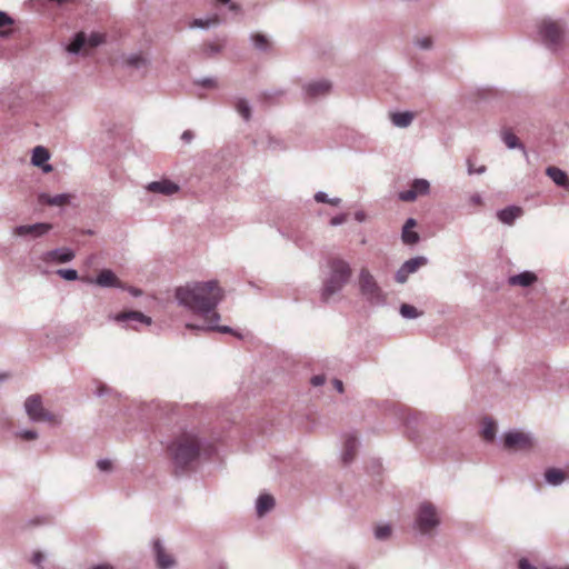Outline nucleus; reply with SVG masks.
Instances as JSON below:
<instances>
[{
	"mask_svg": "<svg viewBox=\"0 0 569 569\" xmlns=\"http://www.w3.org/2000/svg\"><path fill=\"white\" fill-rule=\"evenodd\" d=\"M545 480L553 487L562 485L566 480V472L561 469L549 468L545 472Z\"/></svg>",
	"mask_w": 569,
	"mask_h": 569,
	"instance_id": "28",
	"label": "nucleus"
},
{
	"mask_svg": "<svg viewBox=\"0 0 569 569\" xmlns=\"http://www.w3.org/2000/svg\"><path fill=\"white\" fill-rule=\"evenodd\" d=\"M333 387H335V389H336L338 392H340V393H342V392H343V383H342V381H341V380H339V379H335V380H333Z\"/></svg>",
	"mask_w": 569,
	"mask_h": 569,
	"instance_id": "58",
	"label": "nucleus"
},
{
	"mask_svg": "<svg viewBox=\"0 0 569 569\" xmlns=\"http://www.w3.org/2000/svg\"><path fill=\"white\" fill-rule=\"evenodd\" d=\"M263 143L264 147L271 151H281L287 149L286 143L280 138L273 136H267Z\"/></svg>",
	"mask_w": 569,
	"mask_h": 569,
	"instance_id": "35",
	"label": "nucleus"
},
{
	"mask_svg": "<svg viewBox=\"0 0 569 569\" xmlns=\"http://www.w3.org/2000/svg\"><path fill=\"white\" fill-rule=\"evenodd\" d=\"M430 191L431 186L427 179L416 178L410 183V188L408 190L399 192L398 198L403 202H413L418 197L428 196Z\"/></svg>",
	"mask_w": 569,
	"mask_h": 569,
	"instance_id": "10",
	"label": "nucleus"
},
{
	"mask_svg": "<svg viewBox=\"0 0 569 569\" xmlns=\"http://www.w3.org/2000/svg\"><path fill=\"white\" fill-rule=\"evenodd\" d=\"M347 569H358V567L353 563H349Z\"/></svg>",
	"mask_w": 569,
	"mask_h": 569,
	"instance_id": "64",
	"label": "nucleus"
},
{
	"mask_svg": "<svg viewBox=\"0 0 569 569\" xmlns=\"http://www.w3.org/2000/svg\"><path fill=\"white\" fill-rule=\"evenodd\" d=\"M88 282L96 283L100 288L126 289L121 280L110 269H102L94 279H89Z\"/></svg>",
	"mask_w": 569,
	"mask_h": 569,
	"instance_id": "16",
	"label": "nucleus"
},
{
	"mask_svg": "<svg viewBox=\"0 0 569 569\" xmlns=\"http://www.w3.org/2000/svg\"><path fill=\"white\" fill-rule=\"evenodd\" d=\"M23 408L31 422H51L54 419V416L43 407L40 395L29 396Z\"/></svg>",
	"mask_w": 569,
	"mask_h": 569,
	"instance_id": "7",
	"label": "nucleus"
},
{
	"mask_svg": "<svg viewBox=\"0 0 569 569\" xmlns=\"http://www.w3.org/2000/svg\"><path fill=\"white\" fill-rule=\"evenodd\" d=\"M420 419H422V415L420 413L410 415L407 417L406 423L410 428L411 425L418 423Z\"/></svg>",
	"mask_w": 569,
	"mask_h": 569,
	"instance_id": "51",
	"label": "nucleus"
},
{
	"mask_svg": "<svg viewBox=\"0 0 569 569\" xmlns=\"http://www.w3.org/2000/svg\"><path fill=\"white\" fill-rule=\"evenodd\" d=\"M401 238H402L403 243L409 244V246H413V244L418 243L420 240L418 232L413 231L412 229H408V230L402 229Z\"/></svg>",
	"mask_w": 569,
	"mask_h": 569,
	"instance_id": "39",
	"label": "nucleus"
},
{
	"mask_svg": "<svg viewBox=\"0 0 569 569\" xmlns=\"http://www.w3.org/2000/svg\"><path fill=\"white\" fill-rule=\"evenodd\" d=\"M233 107L244 121H249L251 119V106L247 99L236 98Z\"/></svg>",
	"mask_w": 569,
	"mask_h": 569,
	"instance_id": "30",
	"label": "nucleus"
},
{
	"mask_svg": "<svg viewBox=\"0 0 569 569\" xmlns=\"http://www.w3.org/2000/svg\"><path fill=\"white\" fill-rule=\"evenodd\" d=\"M356 219L358 221H363L365 220V213L362 211H359L356 213Z\"/></svg>",
	"mask_w": 569,
	"mask_h": 569,
	"instance_id": "62",
	"label": "nucleus"
},
{
	"mask_svg": "<svg viewBox=\"0 0 569 569\" xmlns=\"http://www.w3.org/2000/svg\"><path fill=\"white\" fill-rule=\"evenodd\" d=\"M416 226H417V221L413 218H409L406 220L402 229L408 230V229L415 228Z\"/></svg>",
	"mask_w": 569,
	"mask_h": 569,
	"instance_id": "57",
	"label": "nucleus"
},
{
	"mask_svg": "<svg viewBox=\"0 0 569 569\" xmlns=\"http://www.w3.org/2000/svg\"><path fill=\"white\" fill-rule=\"evenodd\" d=\"M358 445V438L353 432L347 433L345 436L342 449V461L345 465H349L353 460Z\"/></svg>",
	"mask_w": 569,
	"mask_h": 569,
	"instance_id": "21",
	"label": "nucleus"
},
{
	"mask_svg": "<svg viewBox=\"0 0 569 569\" xmlns=\"http://www.w3.org/2000/svg\"><path fill=\"white\" fill-rule=\"evenodd\" d=\"M352 269L350 263L342 258H332L328 262V273L322 281L320 299L329 303L332 298L339 295L345 286L350 281Z\"/></svg>",
	"mask_w": 569,
	"mask_h": 569,
	"instance_id": "3",
	"label": "nucleus"
},
{
	"mask_svg": "<svg viewBox=\"0 0 569 569\" xmlns=\"http://www.w3.org/2000/svg\"><path fill=\"white\" fill-rule=\"evenodd\" d=\"M201 441L193 433H182L168 446L167 451L176 475H181L193 468L199 459Z\"/></svg>",
	"mask_w": 569,
	"mask_h": 569,
	"instance_id": "2",
	"label": "nucleus"
},
{
	"mask_svg": "<svg viewBox=\"0 0 569 569\" xmlns=\"http://www.w3.org/2000/svg\"><path fill=\"white\" fill-rule=\"evenodd\" d=\"M103 42V36L92 32L89 37L83 31L76 33L71 42L67 46V51L71 54H78L86 47L96 48Z\"/></svg>",
	"mask_w": 569,
	"mask_h": 569,
	"instance_id": "8",
	"label": "nucleus"
},
{
	"mask_svg": "<svg viewBox=\"0 0 569 569\" xmlns=\"http://www.w3.org/2000/svg\"><path fill=\"white\" fill-rule=\"evenodd\" d=\"M13 23V20L3 11H0V29L4 26H10ZM0 34H4V32L0 31Z\"/></svg>",
	"mask_w": 569,
	"mask_h": 569,
	"instance_id": "47",
	"label": "nucleus"
},
{
	"mask_svg": "<svg viewBox=\"0 0 569 569\" xmlns=\"http://www.w3.org/2000/svg\"><path fill=\"white\" fill-rule=\"evenodd\" d=\"M282 236L288 240L292 241L300 249L308 248L310 243L308 238L299 231L282 232Z\"/></svg>",
	"mask_w": 569,
	"mask_h": 569,
	"instance_id": "31",
	"label": "nucleus"
},
{
	"mask_svg": "<svg viewBox=\"0 0 569 569\" xmlns=\"http://www.w3.org/2000/svg\"><path fill=\"white\" fill-rule=\"evenodd\" d=\"M152 552L157 569H172L176 566V559L166 550L160 539L152 541Z\"/></svg>",
	"mask_w": 569,
	"mask_h": 569,
	"instance_id": "13",
	"label": "nucleus"
},
{
	"mask_svg": "<svg viewBox=\"0 0 569 569\" xmlns=\"http://www.w3.org/2000/svg\"><path fill=\"white\" fill-rule=\"evenodd\" d=\"M427 263L428 259L423 256H418L405 261L396 271L395 280L398 283H405L410 274L417 272L419 268L426 266Z\"/></svg>",
	"mask_w": 569,
	"mask_h": 569,
	"instance_id": "11",
	"label": "nucleus"
},
{
	"mask_svg": "<svg viewBox=\"0 0 569 569\" xmlns=\"http://www.w3.org/2000/svg\"><path fill=\"white\" fill-rule=\"evenodd\" d=\"M546 174L558 186L565 189H569V177L568 174L557 168V167H548L546 169Z\"/></svg>",
	"mask_w": 569,
	"mask_h": 569,
	"instance_id": "25",
	"label": "nucleus"
},
{
	"mask_svg": "<svg viewBox=\"0 0 569 569\" xmlns=\"http://www.w3.org/2000/svg\"><path fill=\"white\" fill-rule=\"evenodd\" d=\"M347 218L348 216L346 213L335 216L333 218H331L330 224L333 227L340 226L347 221Z\"/></svg>",
	"mask_w": 569,
	"mask_h": 569,
	"instance_id": "49",
	"label": "nucleus"
},
{
	"mask_svg": "<svg viewBox=\"0 0 569 569\" xmlns=\"http://www.w3.org/2000/svg\"><path fill=\"white\" fill-rule=\"evenodd\" d=\"M501 139L509 149H521L525 151V146L510 130H503L501 132Z\"/></svg>",
	"mask_w": 569,
	"mask_h": 569,
	"instance_id": "33",
	"label": "nucleus"
},
{
	"mask_svg": "<svg viewBox=\"0 0 569 569\" xmlns=\"http://www.w3.org/2000/svg\"><path fill=\"white\" fill-rule=\"evenodd\" d=\"M373 533L377 540L383 541L391 537L392 528L388 523L378 525L376 526Z\"/></svg>",
	"mask_w": 569,
	"mask_h": 569,
	"instance_id": "36",
	"label": "nucleus"
},
{
	"mask_svg": "<svg viewBox=\"0 0 569 569\" xmlns=\"http://www.w3.org/2000/svg\"><path fill=\"white\" fill-rule=\"evenodd\" d=\"M109 319L122 325L123 328L138 329V325L150 326L152 319L144 313L136 310L122 311L109 316Z\"/></svg>",
	"mask_w": 569,
	"mask_h": 569,
	"instance_id": "9",
	"label": "nucleus"
},
{
	"mask_svg": "<svg viewBox=\"0 0 569 569\" xmlns=\"http://www.w3.org/2000/svg\"><path fill=\"white\" fill-rule=\"evenodd\" d=\"M122 63L127 69L138 71L146 76L150 67V60L142 53H130L122 58Z\"/></svg>",
	"mask_w": 569,
	"mask_h": 569,
	"instance_id": "17",
	"label": "nucleus"
},
{
	"mask_svg": "<svg viewBox=\"0 0 569 569\" xmlns=\"http://www.w3.org/2000/svg\"><path fill=\"white\" fill-rule=\"evenodd\" d=\"M400 315L406 319H416L421 315V312H419L417 308L411 305L402 303L400 306Z\"/></svg>",
	"mask_w": 569,
	"mask_h": 569,
	"instance_id": "38",
	"label": "nucleus"
},
{
	"mask_svg": "<svg viewBox=\"0 0 569 569\" xmlns=\"http://www.w3.org/2000/svg\"><path fill=\"white\" fill-rule=\"evenodd\" d=\"M52 229V224L38 222L33 224H22L13 229V234L19 237H31L33 239L42 237Z\"/></svg>",
	"mask_w": 569,
	"mask_h": 569,
	"instance_id": "15",
	"label": "nucleus"
},
{
	"mask_svg": "<svg viewBox=\"0 0 569 569\" xmlns=\"http://www.w3.org/2000/svg\"><path fill=\"white\" fill-rule=\"evenodd\" d=\"M469 202L472 206H481L483 203V200L480 193H473L470 196Z\"/></svg>",
	"mask_w": 569,
	"mask_h": 569,
	"instance_id": "53",
	"label": "nucleus"
},
{
	"mask_svg": "<svg viewBox=\"0 0 569 569\" xmlns=\"http://www.w3.org/2000/svg\"><path fill=\"white\" fill-rule=\"evenodd\" d=\"M128 291L133 296V297H140L142 295V291L138 288H134V287H130L128 289Z\"/></svg>",
	"mask_w": 569,
	"mask_h": 569,
	"instance_id": "60",
	"label": "nucleus"
},
{
	"mask_svg": "<svg viewBox=\"0 0 569 569\" xmlns=\"http://www.w3.org/2000/svg\"><path fill=\"white\" fill-rule=\"evenodd\" d=\"M315 200L317 202H320V203H328L329 202V197H328V194L325 191H318L315 194Z\"/></svg>",
	"mask_w": 569,
	"mask_h": 569,
	"instance_id": "52",
	"label": "nucleus"
},
{
	"mask_svg": "<svg viewBox=\"0 0 569 569\" xmlns=\"http://www.w3.org/2000/svg\"><path fill=\"white\" fill-rule=\"evenodd\" d=\"M433 41L430 37H420L415 40V46L420 50H430Z\"/></svg>",
	"mask_w": 569,
	"mask_h": 569,
	"instance_id": "41",
	"label": "nucleus"
},
{
	"mask_svg": "<svg viewBox=\"0 0 569 569\" xmlns=\"http://www.w3.org/2000/svg\"><path fill=\"white\" fill-rule=\"evenodd\" d=\"M440 525L441 515L438 507L430 501L420 502L415 512L413 530L423 537L432 538Z\"/></svg>",
	"mask_w": 569,
	"mask_h": 569,
	"instance_id": "4",
	"label": "nucleus"
},
{
	"mask_svg": "<svg viewBox=\"0 0 569 569\" xmlns=\"http://www.w3.org/2000/svg\"><path fill=\"white\" fill-rule=\"evenodd\" d=\"M97 467L100 471L108 472L112 469V462L109 459H100L97 461Z\"/></svg>",
	"mask_w": 569,
	"mask_h": 569,
	"instance_id": "44",
	"label": "nucleus"
},
{
	"mask_svg": "<svg viewBox=\"0 0 569 569\" xmlns=\"http://www.w3.org/2000/svg\"><path fill=\"white\" fill-rule=\"evenodd\" d=\"M57 274L64 280L74 281L78 279V271L74 269H59Z\"/></svg>",
	"mask_w": 569,
	"mask_h": 569,
	"instance_id": "42",
	"label": "nucleus"
},
{
	"mask_svg": "<svg viewBox=\"0 0 569 569\" xmlns=\"http://www.w3.org/2000/svg\"><path fill=\"white\" fill-rule=\"evenodd\" d=\"M567 24L563 20L542 19L538 24V36L541 43L550 51L558 52L565 42Z\"/></svg>",
	"mask_w": 569,
	"mask_h": 569,
	"instance_id": "5",
	"label": "nucleus"
},
{
	"mask_svg": "<svg viewBox=\"0 0 569 569\" xmlns=\"http://www.w3.org/2000/svg\"><path fill=\"white\" fill-rule=\"evenodd\" d=\"M274 507V498L271 495L262 493L257 498L256 511L258 517H263Z\"/></svg>",
	"mask_w": 569,
	"mask_h": 569,
	"instance_id": "26",
	"label": "nucleus"
},
{
	"mask_svg": "<svg viewBox=\"0 0 569 569\" xmlns=\"http://www.w3.org/2000/svg\"><path fill=\"white\" fill-rule=\"evenodd\" d=\"M311 385L315 387H320L326 382L325 375H316L310 380Z\"/></svg>",
	"mask_w": 569,
	"mask_h": 569,
	"instance_id": "50",
	"label": "nucleus"
},
{
	"mask_svg": "<svg viewBox=\"0 0 569 569\" xmlns=\"http://www.w3.org/2000/svg\"><path fill=\"white\" fill-rule=\"evenodd\" d=\"M194 138V133L191 130H184L181 134V140L186 143H190Z\"/></svg>",
	"mask_w": 569,
	"mask_h": 569,
	"instance_id": "55",
	"label": "nucleus"
},
{
	"mask_svg": "<svg viewBox=\"0 0 569 569\" xmlns=\"http://www.w3.org/2000/svg\"><path fill=\"white\" fill-rule=\"evenodd\" d=\"M221 51V47L220 46H217L214 43H208L206 44L204 47V52L208 54V56H214L217 53H219Z\"/></svg>",
	"mask_w": 569,
	"mask_h": 569,
	"instance_id": "48",
	"label": "nucleus"
},
{
	"mask_svg": "<svg viewBox=\"0 0 569 569\" xmlns=\"http://www.w3.org/2000/svg\"><path fill=\"white\" fill-rule=\"evenodd\" d=\"M519 569H537L527 558H521L518 562Z\"/></svg>",
	"mask_w": 569,
	"mask_h": 569,
	"instance_id": "54",
	"label": "nucleus"
},
{
	"mask_svg": "<svg viewBox=\"0 0 569 569\" xmlns=\"http://www.w3.org/2000/svg\"><path fill=\"white\" fill-rule=\"evenodd\" d=\"M106 390H107V388H106V387H101V388H99V389H98V391H97V396H99V397L103 396V395H104V392H106Z\"/></svg>",
	"mask_w": 569,
	"mask_h": 569,
	"instance_id": "63",
	"label": "nucleus"
},
{
	"mask_svg": "<svg viewBox=\"0 0 569 569\" xmlns=\"http://www.w3.org/2000/svg\"><path fill=\"white\" fill-rule=\"evenodd\" d=\"M219 321H213L211 318H208L204 320L203 325H196V323H187L186 328L189 330H199V331H218L221 333H233L232 328L228 326H219Z\"/></svg>",
	"mask_w": 569,
	"mask_h": 569,
	"instance_id": "22",
	"label": "nucleus"
},
{
	"mask_svg": "<svg viewBox=\"0 0 569 569\" xmlns=\"http://www.w3.org/2000/svg\"><path fill=\"white\" fill-rule=\"evenodd\" d=\"M250 40H251L253 47L259 51L266 52L270 48L269 39L263 33H259V32L251 33Z\"/></svg>",
	"mask_w": 569,
	"mask_h": 569,
	"instance_id": "32",
	"label": "nucleus"
},
{
	"mask_svg": "<svg viewBox=\"0 0 569 569\" xmlns=\"http://www.w3.org/2000/svg\"><path fill=\"white\" fill-rule=\"evenodd\" d=\"M196 83L208 89L217 87V81L213 78H202L197 80Z\"/></svg>",
	"mask_w": 569,
	"mask_h": 569,
	"instance_id": "43",
	"label": "nucleus"
},
{
	"mask_svg": "<svg viewBox=\"0 0 569 569\" xmlns=\"http://www.w3.org/2000/svg\"><path fill=\"white\" fill-rule=\"evenodd\" d=\"M216 1L221 4H228L229 10L234 13L241 12V6L236 2H232L231 0H216Z\"/></svg>",
	"mask_w": 569,
	"mask_h": 569,
	"instance_id": "45",
	"label": "nucleus"
},
{
	"mask_svg": "<svg viewBox=\"0 0 569 569\" xmlns=\"http://www.w3.org/2000/svg\"><path fill=\"white\" fill-rule=\"evenodd\" d=\"M90 569H114V567L110 563H99V565L92 566Z\"/></svg>",
	"mask_w": 569,
	"mask_h": 569,
	"instance_id": "59",
	"label": "nucleus"
},
{
	"mask_svg": "<svg viewBox=\"0 0 569 569\" xmlns=\"http://www.w3.org/2000/svg\"><path fill=\"white\" fill-rule=\"evenodd\" d=\"M69 194L67 193H60L56 196H49L47 193H40L39 194V202L49 204V206H63L68 203L69 201Z\"/></svg>",
	"mask_w": 569,
	"mask_h": 569,
	"instance_id": "29",
	"label": "nucleus"
},
{
	"mask_svg": "<svg viewBox=\"0 0 569 569\" xmlns=\"http://www.w3.org/2000/svg\"><path fill=\"white\" fill-rule=\"evenodd\" d=\"M331 87L329 80L320 79L305 83L302 90L306 99H319L329 94Z\"/></svg>",
	"mask_w": 569,
	"mask_h": 569,
	"instance_id": "14",
	"label": "nucleus"
},
{
	"mask_svg": "<svg viewBox=\"0 0 569 569\" xmlns=\"http://www.w3.org/2000/svg\"><path fill=\"white\" fill-rule=\"evenodd\" d=\"M50 159V153L47 148L42 146H37L32 150L31 156V163L34 167H39L42 169L43 172L48 173L52 171V166L48 163V160Z\"/></svg>",
	"mask_w": 569,
	"mask_h": 569,
	"instance_id": "20",
	"label": "nucleus"
},
{
	"mask_svg": "<svg viewBox=\"0 0 569 569\" xmlns=\"http://www.w3.org/2000/svg\"><path fill=\"white\" fill-rule=\"evenodd\" d=\"M415 114L410 111L393 112L390 114L391 123L397 128H408L413 121Z\"/></svg>",
	"mask_w": 569,
	"mask_h": 569,
	"instance_id": "27",
	"label": "nucleus"
},
{
	"mask_svg": "<svg viewBox=\"0 0 569 569\" xmlns=\"http://www.w3.org/2000/svg\"><path fill=\"white\" fill-rule=\"evenodd\" d=\"M46 557L41 551H36L32 555L31 562L37 566L38 568H41V563L44 561Z\"/></svg>",
	"mask_w": 569,
	"mask_h": 569,
	"instance_id": "46",
	"label": "nucleus"
},
{
	"mask_svg": "<svg viewBox=\"0 0 569 569\" xmlns=\"http://www.w3.org/2000/svg\"><path fill=\"white\" fill-rule=\"evenodd\" d=\"M359 292L371 306L381 307L387 303V293L368 268H361L358 276Z\"/></svg>",
	"mask_w": 569,
	"mask_h": 569,
	"instance_id": "6",
	"label": "nucleus"
},
{
	"mask_svg": "<svg viewBox=\"0 0 569 569\" xmlns=\"http://www.w3.org/2000/svg\"><path fill=\"white\" fill-rule=\"evenodd\" d=\"M328 203L331 206H339L341 203V199L340 198H329Z\"/></svg>",
	"mask_w": 569,
	"mask_h": 569,
	"instance_id": "61",
	"label": "nucleus"
},
{
	"mask_svg": "<svg viewBox=\"0 0 569 569\" xmlns=\"http://www.w3.org/2000/svg\"><path fill=\"white\" fill-rule=\"evenodd\" d=\"M538 280V277L532 271H522L518 274L510 276L508 278L509 286L512 287H521V288H528L536 283Z\"/></svg>",
	"mask_w": 569,
	"mask_h": 569,
	"instance_id": "23",
	"label": "nucleus"
},
{
	"mask_svg": "<svg viewBox=\"0 0 569 569\" xmlns=\"http://www.w3.org/2000/svg\"><path fill=\"white\" fill-rule=\"evenodd\" d=\"M503 446L508 450H526L532 446V439L529 433L510 431L505 436Z\"/></svg>",
	"mask_w": 569,
	"mask_h": 569,
	"instance_id": "12",
	"label": "nucleus"
},
{
	"mask_svg": "<svg viewBox=\"0 0 569 569\" xmlns=\"http://www.w3.org/2000/svg\"><path fill=\"white\" fill-rule=\"evenodd\" d=\"M220 23L218 16H213L207 19H194L190 23V28L209 29Z\"/></svg>",
	"mask_w": 569,
	"mask_h": 569,
	"instance_id": "34",
	"label": "nucleus"
},
{
	"mask_svg": "<svg viewBox=\"0 0 569 569\" xmlns=\"http://www.w3.org/2000/svg\"><path fill=\"white\" fill-rule=\"evenodd\" d=\"M174 297L180 306L202 317L203 320H220L216 309L223 299V290L217 280L189 282L178 287Z\"/></svg>",
	"mask_w": 569,
	"mask_h": 569,
	"instance_id": "1",
	"label": "nucleus"
},
{
	"mask_svg": "<svg viewBox=\"0 0 569 569\" xmlns=\"http://www.w3.org/2000/svg\"><path fill=\"white\" fill-rule=\"evenodd\" d=\"M144 189L148 192L152 193H159L163 196H172L177 192H179L180 187L176 182L169 180V179H161L159 181H151L148 184H146Z\"/></svg>",
	"mask_w": 569,
	"mask_h": 569,
	"instance_id": "18",
	"label": "nucleus"
},
{
	"mask_svg": "<svg viewBox=\"0 0 569 569\" xmlns=\"http://www.w3.org/2000/svg\"><path fill=\"white\" fill-rule=\"evenodd\" d=\"M522 214V209L517 206H509L497 212V218L500 222L511 226Z\"/></svg>",
	"mask_w": 569,
	"mask_h": 569,
	"instance_id": "24",
	"label": "nucleus"
},
{
	"mask_svg": "<svg viewBox=\"0 0 569 569\" xmlns=\"http://www.w3.org/2000/svg\"><path fill=\"white\" fill-rule=\"evenodd\" d=\"M13 436L23 441H33L39 437L38 432L33 429H19L14 431Z\"/></svg>",
	"mask_w": 569,
	"mask_h": 569,
	"instance_id": "37",
	"label": "nucleus"
},
{
	"mask_svg": "<svg viewBox=\"0 0 569 569\" xmlns=\"http://www.w3.org/2000/svg\"><path fill=\"white\" fill-rule=\"evenodd\" d=\"M486 166H480L479 168H477V170H473L471 163L469 162L468 163V173L469 174H473V173H477V174H482L486 172Z\"/></svg>",
	"mask_w": 569,
	"mask_h": 569,
	"instance_id": "56",
	"label": "nucleus"
},
{
	"mask_svg": "<svg viewBox=\"0 0 569 569\" xmlns=\"http://www.w3.org/2000/svg\"><path fill=\"white\" fill-rule=\"evenodd\" d=\"M76 257L74 251L70 248H57L47 251L42 254V260L46 262L67 263Z\"/></svg>",
	"mask_w": 569,
	"mask_h": 569,
	"instance_id": "19",
	"label": "nucleus"
},
{
	"mask_svg": "<svg viewBox=\"0 0 569 569\" xmlns=\"http://www.w3.org/2000/svg\"><path fill=\"white\" fill-rule=\"evenodd\" d=\"M496 426L492 421H486L482 427V436L486 440L491 441L495 438Z\"/></svg>",
	"mask_w": 569,
	"mask_h": 569,
	"instance_id": "40",
	"label": "nucleus"
}]
</instances>
